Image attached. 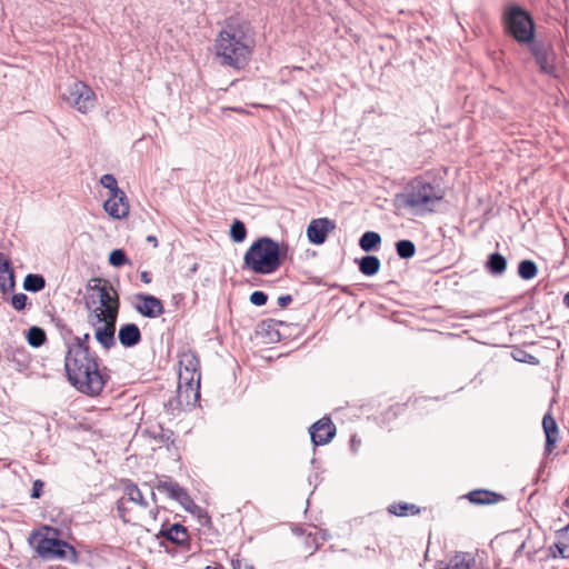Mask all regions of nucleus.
<instances>
[{"mask_svg": "<svg viewBox=\"0 0 569 569\" xmlns=\"http://www.w3.org/2000/svg\"><path fill=\"white\" fill-rule=\"evenodd\" d=\"M232 567L233 569H254L252 565L248 563L243 559L232 560Z\"/></svg>", "mask_w": 569, "mask_h": 569, "instance_id": "obj_42", "label": "nucleus"}, {"mask_svg": "<svg viewBox=\"0 0 569 569\" xmlns=\"http://www.w3.org/2000/svg\"><path fill=\"white\" fill-rule=\"evenodd\" d=\"M68 381L78 391L87 396H99L110 380L107 367L100 368L99 358H64Z\"/></svg>", "mask_w": 569, "mask_h": 569, "instance_id": "obj_2", "label": "nucleus"}, {"mask_svg": "<svg viewBox=\"0 0 569 569\" xmlns=\"http://www.w3.org/2000/svg\"><path fill=\"white\" fill-rule=\"evenodd\" d=\"M206 569H219L217 567H211V566H208Z\"/></svg>", "mask_w": 569, "mask_h": 569, "instance_id": "obj_54", "label": "nucleus"}, {"mask_svg": "<svg viewBox=\"0 0 569 569\" xmlns=\"http://www.w3.org/2000/svg\"><path fill=\"white\" fill-rule=\"evenodd\" d=\"M46 287V279L38 273H29L23 280V288L29 292H39Z\"/></svg>", "mask_w": 569, "mask_h": 569, "instance_id": "obj_28", "label": "nucleus"}, {"mask_svg": "<svg viewBox=\"0 0 569 569\" xmlns=\"http://www.w3.org/2000/svg\"><path fill=\"white\" fill-rule=\"evenodd\" d=\"M507 31L519 43L535 41V22L531 14L518 4L509 6L503 13Z\"/></svg>", "mask_w": 569, "mask_h": 569, "instance_id": "obj_7", "label": "nucleus"}, {"mask_svg": "<svg viewBox=\"0 0 569 569\" xmlns=\"http://www.w3.org/2000/svg\"><path fill=\"white\" fill-rule=\"evenodd\" d=\"M156 439H159L163 443H173V432L169 429H161L158 436H154Z\"/></svg>", "mask_w": 569, "mask_h": 569, "instance_id": "obj_39", "label": "nucleus"}, {"mask_svg": "<svg viewBox=\"0 0 569 569\" xmlns=\"http://www.w3.org/2000/svg\"><path fill=\"white\" fill-rule=\"evenodd\" d=\"M43 486H44V483L42 480H40V479L34 480L32 483V489H31V495H30L31 498H33V499L40 498L42 495Z\"/></svg>", "mask_w": 569, "mask_h": 569, "instance_id": "obj_41", "label": "nucleus"}, {"mask_svg": "<svg viewBox=\"0 0 569 569\" xmlns=\"http://www.w3.org/2000/svg\"><path fill=\"white\" fill-rule=\"evenodd\" d=\"M216 54L222 66L237 70L249 61L254 48V33L249 22L238 18L226 20L214 41Z\"/></svg>", "mask_w": 569, "mask_h": 569, "instance_id": "obj_1", "label": "nucleus"}, {"mask_svg": "<svg viewBox=\"0 0 569 569\" xmlns=\"http://www.w3.org/2000/svg\"><path fill=\"white\" fill-rule=\"evenodd\" d=\"M361 441L359 439H356V437H352L350 440V447L353 452H356L360 446Z\"/></svg>", "mask_w": 569, "mask_h": 569, "instance_id": "obj_45", "label": "nucleus"}, {"mask_svg": "<svg viewBox=\"0 0 569 569\" xmlns=\"http://www.w3.org/2000/svg\"><path fill=\"white\" fill-rule=\"evenodd\" d=\"M47 336L42 328L33 326L28 330L27 341L33 348H39L46 342Z\"/></svg>", "mask_w": 569, "mask_h": 569, "instance_id": "obj_31", "label": "nucleus"}, {"mask_svg": "<svg viewBox=\"0 0 569 569\" xmlns=\"http://www.w3.org/2000/svg\"><path fill=\"white\" fill-rule=\"evenodd\" d=\"M1 281H6L7 291L10 290L9 289V282H8V279H7V274L1 273Z\"/></svg>", "mask_w": 569, "mask_h": 569, "instance_id": "obj_50", "label": "nucleus"}, {"mask_svg": "<svg viewBox=\"0 0 569 569\" xmlns=\"http://www.w3.org/2000/svg\"><path fill=\"white\" fill-rule=\"evenodd\" d=\"M61 97L81 113L92 109L96 100L93 90L82 81H73Z\"/></svg>", "mask_w": 569, "mask_h": 569, "instance_id": "obj_11", "label": "nucleus"}, {"mask_svg": "<svg viewBox=\"0 0 569 569\" xmlns=\"http://www.w3.org/2000/svg\"><path fill=\"white\" fill-rule=\"evenodd\" d=\"M90 335L87 332L82 337L72 336L71 341L67 346L64 358H84L96 357L97 355L89 347Z\"/></svg>", "mask_w": 569, "mask_h": 569, "instance_id": "obj_16", "label": "nucleus"}, {"mask_svg": "<svg viewBox=\"0 0 569 569\" xmlns=\"http://www.w3.org/2000/svg\"><path fill=\"white\" fill-rule=\"evenodd\" d=\"M179 386L178 395L182 399L186 396L189 403L192 395L193 401L200 397V361L196 352L187 350L179 356Z\"/></svg>", "mask_w": 569, "mask_h": 569, "instance_id": "obj_5", "label": "nucleus"}, {"mask_svg": "<svg viewBox=\"0 0 569 569\" xmlns=\"http://www.w3.org/2000/svg\"><path fill=\"white\" fill-rule=\"evenodd\" d=\"M88 315L96 312L104 313L109 308L119 311L120 300L118 292L107 281L96 278L88 281L86 286V295L83 297Z\"/></svg>", "mask_w": 569, "mask_h": 569, "instance_id": "obj_6", "label": "nucleus"}, {"mask_svg": "<svg viewBox=\"0 0 569 569\" xmlns=\"http://www.w3.org/2000/svg\"><path fill=\"white\" fill-rule=\"evenodd\" d=\"M292 301V297L290 295H284V296H280L278 298V306L280 308H286L287 306H289Z\"/></svg>", "mask_w": 569, "mask_h": 569, "instance_id": "obj_43", "label": "nucleus"}, {"mask_svg": "<svg viewBox=\"0 0 569 569\" xmlns=\"http://www.w3.org/2000/svg\"><path fill=\"white\" fill-rule=\"evenodd\" d=\"M230 238L233 242L240 243L243 242L247 238V228L244 223L239 220L234 219L233 222L230 226Z\"/></svg>", "mask_w": 569, "mask_h": 569, "instance_id": "obj_32", "label": "nucleus"}, {"mask_svg": "<svg viewBox=\"0 0 569 569\" xmlns=\"http://www.w3.org/2000/svg\"><path fill=\"white\" fill-rule=\"evenodd\" d=\"M521 358H522V355H519V357L515 356V359L518 360V361H523V359H521Z\"/></svg>", "mask_w": 569, "mask_h": 569, "instance_id": "obj_53", "label": "nucleus"}, {"mask_svg": "<svg viewBox=\"0 0 569 569\" xmlns=\"http://www.w3.org/2000/svg\"><path fill=\"white\" fill-rule=\"evenodd\" d=\"M550 553L553 558L560 557L569 559V525L565 531L558 536L557 541L549 547Z\"/></svg>", "mask_w": 569, "mask_h": 569, "instance_id": "obj_21", "label": "nucleus"}, {"mask_svg": "<svg viewBox=\"0 0 569 569\" xmlns=\"http://www.w3.org/2000/svg\"><path fill=\"white\" fill-rule=\"evenodd\" d=\"M336 229V222L329 218H317L307 227V237L312 244H322L328 234Z\"/></svg>", "mask_w": 569, "mask_h": 569, "instance_id": "obj_13", "label": "nucleus"}, {"mask_svg": "<svg viewBox=\"0 0 569 569\" xmlns=\"http://www.w3.org/2000/svg\"><path fill=\"white\" fill-rule=\"evenodd\" d=\"M380 243L381 236L376 231H366L359 239V247L366 252L378 250Z\"/></svg>", "mask_w": 569, "mask_h": 569, "instance_id": "obj_26", "label": "nucleus"}, {"mask_svg": "<svg viewBox=\"0 0 569 569\" xmlns=\"http://www.w3.org/2000/svg\"><path fill=\"white\" fill-rule=\"evenodd\" d=\"M188 512H189V513H191V515H193V516H197V517H198V519H199V521H200V523H201L202 526H207V525H209V523L211 522V518H210V516H209V515H208V512H207L203 508H201V507H200L199 512H198V511H188Z\"/></svg>", "mask_w": 569, "mask_h": 569, "instance_id": "obj_40", "label": "nucleus"}, {"mask_svg": "<svg viewBox=\"0 0 569 569\" xmlns=\"http://www.w3.org/2000/svg\"><path fill=\"white\" fill-rule=\"evenodd\" d=\"M538 267L535 261L526 259L518 264V274L523 280H531L537 276Z\"/></svg>", "mask_w": 569, "mask_h": 569, "instance_id": "obj_29", "label": "nucleus"}, {"mask_svg": "<svg viewBox=\"0 0 569 569\" xmlns=\"http://www.w3.org/2000/svg\"><path fill=\"white\" fill-rule=\"evenodd\" d=\"M396 252L401 259H410L416 254V246L411 240L401 239L396 242Z\"/></svg>", "mask_w": 569, "mask_h": 569, "instance_id": "obj_30", "label": "nucleus"}, {"mask_svg": "<svg viewBox=\"0 0 569 569\" xmlns=\"http://www.w3.org/2000/svg\"><path fill=\"white\" fill-rule=\"evenodd\" d=\"M507 259L499 252L490 253L486 260L485 268L492 276H501L507 269Z\"/></svg>", "mask_w": 569, "mask_h": 569, "instance_id": "obj_22", "label": "nucleus"}, {"mask_svg": "<svg viewBox=\"0 0 569 569\" xmlns=\"http://www.w3.org/2000/svg\"><path fill=\"white\" fill-rule=\"evenodd\" d=\"M521 358H522V355H519V357L515 356V359L518 360V361H523V359H521Z\"/></svg>", "mask_w": 569, "mask_h": 569, "instance_id": "obj_52", "label": "nucleus"}, {"mask_svg": "<svg viewBox=\"0 0 569 569\" xmlns=\"http://www.w3.org/2000/svg\"><path fill=\"white\" fill-rule=\"evenodd\" d=\"M152 488L161 493H166L169 499L177 501L186 511H198L200 507L193 501L186 488L181 487L171 477L157 476Z\"/></svg>", "mask_w": 569, "mask_h": 569, "instance_id": "obj_10", "label": "nucleus"}, {"mask_svg": "<svg viewBox=\"0 0 569 569\" xmlns=\"http://www.w3.org/2000/svg\"><path fill=\"white\" fill-rule=\"evenodd\" d=\"M100 183L103 188L108 189L110 196L122 194V190L118 187L117 179L111 173H106L100 178Z\"/></svg>", "mask_w": 569, "mask_h": 569, "instance_id": "obj_35", "label": "nucleus"}, {"mask_svg": "<svg viewBox=\"0 0 569 569\" xmlns=\"http://www.w3.org/2000/svg\"><path fill=\"white\" fill-rule=\"evenodd\" d=\"M388 511L397 517H406L408 515L420 513V508L413 503L408 502H393L388 507Z\"/></svg>", "mask_w": 569, "mask_h": 569, "instance_id": "obj_27", "label": "nucleus"}, {"mask_svg": "<svg viewBox=\"0 0 569 569\" xmlns=\"http://www.w3.org/2000/svg\"><path fill=\"white\" fill-rule=\"evenodd\" d=\"M28 302V296L26 293H16L11 298V305L17 311H22Z\"/></svg>", "mask_w": 569, "mask_h": 569, "instance_id": "obj_37", "label": "nucleus"}, {"mask_svg": "<svg viewBox=\"0 0 569 569\" xmlns=\"http://www.w3.org/2000/svg\"><path fill=\"white\" fill-rule=\"evenodd\" d=\"M310 439L313 446H323L332 440L336 435V426L330 418L323 417L309 428Z\"/></svg>", "mask_w": 569, "mask_h": 569, "instance_id": "obj_15", "label": "nucleus"}, {"mask_svg": "<svg viewBox=\"0 0 569 569\" xmlns=\"http://www.w3.org/2000/svg\"><path fill=\"white\" fill-rule=\"evenodd\" d=\"M151 499L153 502H157V496H156L154 491L151 492Z\"/></svg>", "mask_w": 569, "mask_h": 569, "instance_id": "obj_51", "label": "nucleus"}, {"mask_svg": "<svg viewBox=\"0 0 569 569\" xmlns=\"http://www.w3.org/2000/svg\"><path fill=\"white\" fill-rule=\"evenodd\" d=\"M289 246L270 237H260L248 248L243 256V268L257 274L276 272L288 257Z\"/></svg>", "mask_w": 569, "mask_h": 569, "instance_id": "obj_3", "label": "nucleus"}, {"mask_svg": "<svg viewBox=\"0 0 569 569\" xmlns=\"http://www.w3.org/2000/svg\"><path fill=\"white\" fill-rule=\"evenodd\" d=\"M542 428L546 436V450L550 452L559 438L558 425L550 412L543 416Z\"/></svg>", "mask_w": 569, "mask_h": 569, "instance_id": "obj_19", "label": "nucleus"}, {"mask_svg": "<svg viewBox=\"0 0 569 569\" xmlns=\"http://www.w3.org/2000/svg\"><path fill=\"white\" fill-rule=\"evenodd\" d=\"M136 299L138 302L134 309L141 316L153 319L164 313L163 303L159 298L149 293H137Z\"/></svg>", "mask_w": 569, "mask_h": 569, "instance_id": "obj_14", "label": "nucleus"}, {"mask_svg": "<svg viewBox=\"0 0 569 569\" xmlns=\"http://www.w3.org/2000/svg\"><path fill=\"white\" fill-rule=\"evenodd\" d=\"M30 542L34 543L37 553L44 560L64 559L70 562L78 561L76 548L64 540L48 538L39 532H33Z\"/></svg>", "mask_w": 569, "mask_h": 569, "instance_id": "obj_8", "label": "nucleus"}, {"mask_svg": "<svg viewBox=\"0 0 569 569\" xmlns=\"http://www.w3.org/2000/svg\"><path fill=\"white\" fill-rule=\"evenodd\" d=\"M198 269H199V264H198L197 262H196V263H193V264L190 267L189 272H188V274H187V276H188V277H190V276L194 274V273L198 271Z\"/></svg>", "mask_w": 569, "mask_h": 569, "instance_id": "obj_46", "label": "nucleus"}, {"mask_svg": "<svg viewBox=\"0 0 569 569\" xmlns=\"http://www.w3.org/2000/svg\"><path fill=\"white\" fill-rule=\"evenodd\" d=\"M359 271L367 276L372 277L378 273L381 262L378 257L372 254H367L357 260Z\"/></svg>", "mask_w": 569, "mask_h": 569, "instance_id": "obj_23", "label": "nucleus"}, {"mask_svg": "<svg viewBox=\"0 0 569 569\" xmlns=\"http://www.w3.org/2000/svg\"><path fill=\"white\" fill-rule=\"evenodd\" d=\"M563 305L569 308V291L563 296Z\"/></svg>", "mask_w": 569, "mask_h": 569, "instance_id": "obj_49", "label": "nucleus"}, {"mask_svg": "<svg viewBox=\"0 0 569 569\" xmlns=\"http://www.w3.org/2000/svg\"><path fill=\"white\" fill-rule=\"evenodd\" d=\"M529 49L539 70L546 74L556 76L555 52L552 49L539 41L531 42Z\"/></svg>", "mask_w": 569, "mask_h": 569, "instance_id": "obj_12", "label": "nucleus"}, {"mask_svg": "<svg viewBox=\"0 0 569 569\" xmlns=\"http://www.w3.org/2000/svg\"><path fill=\"white\" fill-rule=\"evenodd\" d=\"M526 547V542L523 541L518 548L517 550L515 551V557H519L521 555V552L523 551Z\"/></svg>", "mask_w": 569, "mask_h": 569, "instance_id": "obj_48", "label": "nucleus"}, {"mask_svg": "<svg viewBox=\"0 0 569 569\" xmlns=\"http://www.w3.org/2000/svg\"><path fill=\"white\" fill-rule=\"evenodd\" d=\"M103 209L114 219L126 218L129 213V202L124 191L122 194L110 196L104 201Z\"/></svg>", "mask_w": 569, "mask_h": 569, "instance_id": "obj_17", "label": "nucleus"}, {"mask_svg": "<svg viewBox=\"0 0 569 569\" xmlns=\"http://www.w3.org/2000/svg\"><path fill=\"white\" fill-rule=\"evenodd\" d=\"M475 558L468 552H457L441 569H471Z\"/></svg>", "mask_w": 569, "mask_h": 569, "instance_id": "obj_25", "label": "nucleus"}, {"mask_svg": "<svg viewBox=\"0 0 569 569\" xmlns=\"http://www.w3.org/2000/svg\"><path fill=\"white\" fill-rule=\"evenodd\" d=\"M268 301V295L263 291H253L250 295V302L257 307L264 306Z\"/></svg>", "mask_w": 569, "mask_h": 569, "instance_id": "obj_38", "label": "nucleus"}, {"mask_svg": "<svg viewBox=\"0 0 569 569\" xmlns=\"http://www.w3.org/2000/svg\"><path fill=\"white\" fill-rule=\"evenodd\" d=\"M147 241H148V242H150V243H152L154 248H156V247H158V239H157V237H156V236H151V234H150V236H148V237H147Z\"/></svg>", "mask_w": 569, "mask_h": 569, "instance_id": "obj_47", "label": "nucleus"}, {"mask_svg": "<svg viewBox=\"0 0 569 569\" xmlns=\"http://www.w3.org/2000/svg\"><path fill=\"white\" fill-rule=\"evenodd\" d=\"M118 339L122 347L132 348L141 342L142 336L136 323H124L119 328Z\"/></svg>", "mask_w": 569, "mask_h": 569, "instance_id": "obj_18", "label": "nucleus"}, {"mask_svg": "<svg viewBox=\"0 0 569 569\" xmlns=\"http://www.w3.org/2000/svg\"><path fill=\"white\" fill-rule=\"evenodd\" d=\"M160 535L169 540L170 542L178 545V546H184L188 542L189 535L188 530L181 523H173L167 529H162L160 531Z\"/></svg>", "mask_w": 569, "mask_h": 569, "instance_id": "obj_20", "label": "nucleus"}, {"mask_svg": "<svg viewBox=\"0 0 569 569\" xmlns=\"http://www.w3.org/2000/svg\"><path fill=\"white\" fill-rule=\"evenodd\" d=\"M53 322L56 323V327L58 328L60 336L64 342V346L67 347L69 341H71L73 332L72 330L61 320V319H53Z\"/></svg>", "mask_w": 569, "mask_h": 569, "instance_id": "obj_36", "label": "nucleus"}, {"mask_svg": "<svg viewBox=\"0 0 569 569\" xmlns=\"http://www.w3.org/2000/svg\"><path fill=\"white\" fill-rule=\"evenodd\" d=\"M126 493L129 498L130 501L134 502V503H138L139 506L143 507V508H147L148 507V502L147 500L144 499L141 490L138 488L137 485L134 483H129L127 487H126Z\"/></svg>", "mask_w": 569, "mask_h": 569, "instance_id": "obj_33", "label": "nucleus"}, {"mask_svg": "<svg viewBox=\"0 0 569 569\" xmlns=\"http://www.w3.org/2000/svg\"><path fill=\"white\" fill-rule=\"evenodd\" d=\"M467 499L473 505H489L497 502L499 500V495L490 490L477 489L470 491L467 495Z\"/></svg>", "mask_w": 569, "mask_h": 569, "instance_id": "obj_24", "label": "nucleus"}, {"mask_svg": "<svg viewBox=\"0 0 569 569\" xmlns=\"http://www.w3.org/2000/svg\"><path fill=\"white\" fill-rule=\"evenodd\" d=\"M108 261L114 268H120L124 264L130 263V260L128 259L127 253L123 249H113L109 253Z\"/></svg>", "mask_w": 569, "mask_h": 569, "instance_id": "obj_34", "label": "nucleus"}, {"mask_svg": "<svg viewBox=\"0 0 569 569\" xmlns=\"http://www.w3.org/2000/svg\"><path fill=\"white\" fill-rule=\"evenodd\" d=\"M140 278H141V281L147 284L152 281V276L149 271H142L140 273Z\"/></svg>", "mask_w": 569, "mask_h": 569, "instance_id": "obj_44", "label": "nucleus"}, {"mask_svg": "<svg viewBox=\"0 0 569 569\" xmlns=\"http://www.w3.org/2000/svg\"><path fill=\"white\" fill-rule=\"evenodd\" d=\"M119 311L106 310L104 313L96 312L88 315V323L94 328V338L106 350L116 346V325Z\"/></svg>", "mask_w": 569, "mask_h": 569, "instance_id": "obj_9", "label": "nucleus"}, {"mask_svg": "<svg viewBox=\"0 0 569 569\" xmlns=\"http://www.w3.org/2000/svg\"><path fill=\"white\" fill-rule=\"evenodd\" d=\"M445 194V189L439 182L418 177L411 180L401 193L397 194L396 201L399 206L422 216L435 212Z\"/></svg>", "mask_w": 569, "mask_h": 569, "instance_id": "obj_4", "label": "nucleus"}]
</instances>
